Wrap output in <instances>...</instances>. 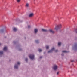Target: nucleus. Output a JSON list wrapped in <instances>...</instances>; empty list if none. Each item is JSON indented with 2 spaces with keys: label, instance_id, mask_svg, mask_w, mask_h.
I'll use <instances>...</instances> for the list:
<instances>
[{
  "label": "nucleus",
  "instance_id": "obj_1",
  "mask_svg": "<svg viewBox=\"0 0 77 77\" xmlns=\"http://www.w3.org/2000/svg\"><path fill=\"white\" fill-rule=\"evenodd\" d=\"M42 30L43 32H48L49 31L51 33H54V32L52 30H48L46 29H42Z\"/></svg>",
  "mask_w": 77,
  "mask_h": 77
},
{
  "label": "nucleus",
  "instance_id": "obj_2",
  "mask_svg": "<svg viewBox=\"0 0 77 77\" xmlns=\"http://www.w3.org/2000/svg\"><path fill=\"white\" fill-rule=\"evenodd\" d=\"M61 27L62 26L61 24H60L56 26L55 28V29L56 30H58V29H60V28H61Z\"/></svg>",
  "mask_w": 77,
  "mask_h": 77
},
{
  "label": "nucleus",
  "instance_id": "obj_3",
  "mask_svg": "<svg viewBox=\"0 0 77 77\" xmlns=\"http://www.w3.org/2000/svg\"><path fill=\"white\" fill-rule=\"evenodd\" d=\"M73 49L75 50H77V43H75L74 47H73Z\"/></svg>",
  "mask_w": 77,
  "mask_h": 77
},
{
  "label": "nucleus",
  "instance_id": "obj_4",
  "mask_svg": "<svg viewBox=\"0 0 77 77\" xmlns=\"http://www.w3.org/2000/svg\"><path fill=\"white\" fill-rule=\"evenodd\" d=\"M20 62H17V64H15L14 66V68L15 69H18V65H20Z\"/></svg>",
  "mask_w": 77,
  "mask_h": 77
},
{
  "label": "nucleus",
  "instance_id": "obj_5",
  "mask_svg": "<svg viewBox=\"0 0 77 77\" xmlns=\"http://www.w3.org/2000/svg\"><path fill=\"white\" fill-rule=\"evenodd\" d=\"M29 57L31 59H33L35 57V55H29Z\"/></svg>",
  "mask_w": 77,
  "mask_h": 77
},
{
  "label": "nucleus",
  "instance_id": "obj_6",
  "mask_svg": "<svg viewBox=\"0 0 77 77\" xmlns=\"http://www.w3.org/2000/svg\"><path fill=\"white\" fill-rule=\"evenodd\" d=\"M53 69L54 70H56L57 69V65H54V67H53Z\"/></svg>",
  "mask_w": 77,
  "mask_h": 77
},
{
  "label": "nucleus",
  "instance_id": "obj_7",
  "mask_svg": "<svg viewBox=\"0 0 77 77\" xmlns=\"http://www.w3.org/2000/svg\"><path fill=\"white\" fill-rule=\"evenodd\" d=\"M55 50V48L54 47H53V48H52L51 49V50L48 51V53H51L52 52H53V50Z\"/></svg>",
  "mask_w": 77,
  "mask_h": 77
},
{
  "label": "nucleus",
  "instance_id": "obj_8",
  "mask_svg": "<svg viewBox=\"0 0 77 77\" xmlns=\"http://www.w3.org/2000/svg\"><path fill=\"white\" fill-rule=\"evenodd\" d=\"M38 32V29H35L34 30V33H37Z\"/></svg>",
  "mask_w": 77,
  "mask_h": 77
},
{
  "label": "nucleus",
  "instance_id": "obj_9",
  "mask_svg": "<svg viewBox=\"0 0 77 77\" xmlns=\"http://www.w3.org/2000/svg\"><path fill=\"white\" fill-rule=\"evenodd\" d=\"M33 15H34L33 14V13H31V14H29V17H32L33 16Z\"/></svg>",
  "mask_w": 77,
  "mask_h": 77
},
{
  "label": "nucleus",
  "instance_id": "obj_10",
  "mask_svg": "<svg viewBox=\"0 0 77 77\" xmlns=\"http://www.w3.org/2000/svg\"><path fill=\"white\" fill-rule=\"evenodd\" d=\"M7 47H5L4 48L3 50L4 51H6V50H7Z\"/></svg>",
  "mask_w": 77,
  "mask_h": 77
},
{
  "label": "nucleus",
  "instance_id": "obj_11",
  "mask_svg": "<svg viewBox=\"0 0 77 77\" xmlns=\"http://www.w3.org/2000/svg\"><path fill=\"white\" fill-rule=\"evenodd\" d=\"M26 7L28 8V7H29V3H26Z\"/></svg>",
  "mask_w": 77,
  "mask_h": 77
},
{
  "label": "nucleus",
  "instance_id": "obj_12",
  "mask_svg": "<svg viewBox=\"0 0 77 77\" xmlns=\"http://www.w3.org/2000/svg\"><path fill=\"white\" fill-rule=\"evenodd\" d=\"M62 52L64 53H68V52H69L68 51H66L65 50H64Z\"/></svg>",
  "mask_w": 77,
  "mask_h": 77
},
{
  "label": "nucleus",
  "instance_id": "obj_13",
  "mask_svg": "<svg viewBox=\"0 0 77 77\" xmlns=\"http://www.w3.org/2000/svg\"><path fill=\"white\" fill-rule=\"evenodd\" d=\"M4 29H1V33H3V32H4Z\"/></svg>",
  "mask_w": 77,
  "mask_h": 77
},
{
  "label": "nucleus",
  "instance_id": "obj_14",
  "mask_svg": "<svg viewBox=\"0 0 77 77\" xmlns=\"http://www.w3.org/2000/svg\"><path fill=\"white\" fill-rule=\"evenodd\" d=\"M3 51H1V57L2 56V55H3Z\"/></svg>",
  "mask_w": 77,
  "mask_h": 77
},
{
  "label": "nucleus",
  "instance_id": "obj_15",
  "mask_svg": "<svg viewBox=\"0 0 77 77\" xmlns=\"http://www.w3.org/2000/svg\"><path fill=\"white\" fill-rule=\"evenodd\" d=\"M35 42H36V43H38V42H39V41L38 40H35Z\"/></svg>",
  "mask_w": 77,
  "mask_h": 77
},
{
  "label": "nucleus",
  "instance_id": "obj_16",
  "mask_svg": "<svg viewBox=\"0 0 77 77\" xmlns=\"http://www.w3.org/2000/svg\"><path fill=\"white\" fill-rule=\"evenodd\" d=\"M17 29H16V28H14L13 29L14 31H17Z\"/></svg>",
  "mask_w": 77,
  "mask_h": 77
},
{
  "label": "nucleus",
  "instance_id": "obj_17",
  "mask_svg": "<svg viewBox=\"0 0 77 77\" xmlns=\"http://www.w3.org/2000/svg\"><path fill=\"white\" fill-rule=\"evenodd\" d=\"M38 51H39V52H41V51H42V49H41L40 48H39V49H38Z\"/></svg>",
  "mask_w": 77,
  "mask_h": 77
},
{
  "label": "nucleus",
  "instance_id": "obj_18",
  "mask_svg": "<svg viewBox=\"0 0 77 77\" xmlns=\"http://www.w3.org/2000/svg\"><path fill=\"white\" fill-rule=\"evenodd\" d=\"M17 41H14L13 42V43L14 44H16V43H17Z\"/></svg>",
  "mask_w": 77,
  "mask_h": 77
},
{
  "label": "nucleus",
  "instance_id": "obj_19",
  "mask_svg": "<svg viewBox=\"0 0 77 77\" xmlns=\"http://www.w3.org/2000/svg\"><path fill=\"white\" fill-rule=\"evenodd\" d=\"M49 48V46L48 45H47L46 46V49H48Z\"/></svg>",
  "mask_w": 77,
  "mask_h": 77
},
{
  "label": "nucleus",
  "instance_id": "obj_20",
  "mask_svg": "<svg viewBox=\"0 0 77 77\" xmlns=\"http://www.w3.org/2000/svg\"><path fill=\"white\" fill-rule=\"evenodd\" d=\"M58 44V45L59 46L61 45V42H59Z\"/></svg>",
  "mask_w": 77,
  "mask_h": 77
},
{
  "label": "nucleus",
  "instance_id": "obj_21",
  "mask_svg": "<svg viewBox=\"0 0 77 77\" xmlns=\"http://www.w3.org/2000/svg\"><path fill=\"white\" fill-rule=\"evenodd\" d=\"M25 61L27 62L28 61V58H26L25 59Z\"/></svg>",
  "mask_w": 77,
  "mask_h": 77
},
{
  "label": "nucleus",
  "instance_id": "obj_22",
  "mask_svg": "<svg viewBox=\"0 0 77 77\" xmlns=\"http://www.w3.org/2000/svg\"><path fill=\"white\" fill-rule=\"evenodd\" d=\"M28 28H30V25H29L28 26Z\"/></svg>",
  "mask_w": 77,
  "mask_h": 77
},
{
  "label": "nucleus",
  "instance_id": "obj_23",
  "mask_svg": "<svg viewBox=\"0 0 77 77\" xmlns=\"http://www.w3.org/2000/svg\"><path fill=\"white\" fill-rule=\"evenodd\" d=\"M19 51L22 50V48H19Z\"/></svg>",
  "mask_w": 77,
  "mask_h": 77
},
{
  "label": "nucleus",
  "instance_id": "obj_24",
  "mask_svg": "<svg viewBox=\"0 0 77 77\" xmlns=\"http://www.w3.org/2000/svg\"><path fill=\"white\" fill-rule=\"evenodd\" d=\"M64 54L63 53H62V54H61V55L62 56H64Z\"/></svg>",
  "mask_w": 77,
  "mask_h": 77
},
{
  "label": "nucleus",
  "instance_id": "obj_25",
  "mask_svg": "<svg viewBox=\"0 0 77 77\" xmlns=\"http://www.w3.org/2000/svg\"><path fill=\"white\" fill-rule=\"evenodd\" d=\"M58 51V50H55V52H57V51Z\"/></svg>",
  "mask_w": 77,
  "mask_h": 77
},
{
  "label": "nucleus",
  "instance_id": "obj_26",
  "mask_svg": "<svg viewBox=\"0 0 77 77\" xmlns=\"http://www.w3.org/2000/svg\"><path fill=\"white\" fill-rule=\"evenodd\" d=\"M74 60H71V62H74Z\"/></svg>",
  "mask_w": 77,
  "mask_h": 77
},
{
  "label": "nucleus",
  "instance_id": "obj_27",
  "mask_svg": "<svg viewBox=\"0 0 77 77\" xmlns=\"http://www.w3.org/2000/svg\"><path fill=\"white\" fill-rule=\"evenodd\" d=\"M42 57H40V59H41Z\"/></svg>",
  "mask_w": 77,
  "mask_h": 77
},
{
  "label": "nucleus",
  "instance_id": "obj_28",
  "mask_svg": "<svg viewBox=\"0 0 77 77\" xmlns=\"http://www.w3.org/2000/svg\"><path fill=\"white\" fill-rule=\"evenodd\" d=\"M59 73V72H57V75H58Z\"/></svg>",
  "mask_w": 77,
  "mask_h": 77
},
{
  "label": "nucleus",
  "instance_id": "obj_29",
  "mask_svg": "<svg viewBox=\"0 0 77 77\" xmlns=\"http://www.w3.org/2000/svg\"><path fill=\"white\" fill-rule=\"evenodd\" d=\"M75 32L76 33H77V31H75Z\"/></svg>",
  "mask_w": 77,
  "mask_h": 77
},
{
  "label": "nucleus",
  "instance_id": "obj_30",
  "mask_svg": "<svg viewBox=\"0 0 77 77\" xmlns=\"http://www.w3.org/2000/svg\"><path fill=\"white\" fill-rule=\"evenodd\" d=\"M25 39H26V37H25Z\"/></svg>",
  "mask_w": 77,
  "mask_h": 77
}]
</instances>
